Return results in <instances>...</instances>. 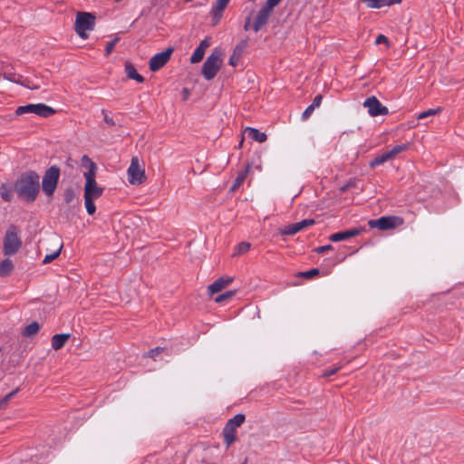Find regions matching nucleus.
<instances>
[{"label":"nucleus","mask_w":464,"mask_h":464,"mask_svg":"<svg viewBox=\"0 0 464 464\" xmlns=\"http://www.w3.org/2000/svg\"><path fill=\"white\" fill-rule=\"evenodd\" d=\"M14 190L22 201L34 203L40 193L39 174L34 170L21 173L14 183Z\"/></svg>","instance_id":"obj_1"},{"label":"nucleus","mask_w":464,"mask_h":464,"mask_svg":"<svg viewBox=\"0 0 464 464\" xmlns=\"http://www.w3.org/2000/svg\"><path fill=\"white\" fill-rule=\"evenodd\" d=\"M96 16L93 13L78 12L75 17L74 31L82 38L89 37L87 32L92 31L95 27Z\"/></svg>","instance_id":"obj_2"},{"label":"nucleus","mask_w":464,"mask_h":464,"mask_svg":"<svg viewBox=\"0 0 464 464\" xmlns=\"http://www.w3.org/2000/svg\"><path fill=\"white\" fill-rule=\"evenodd\" d=\"M222 52L216 48L207 58L202 66V75L208 81L212 80L222 65Z\"/></svg>","instance_id":"obj_3"},{"label":"nucleus","mask_w":464,"mask_h":464,"mask_svg":"<svg viewBox=\"0 0 464 464\" xmlns=\"http://www.w3.org/2000/svg\"><path fill=\"white\" fill-rule=\"evenodd\" d=\"M96 164L92 163L91 169L84 173L85 186H84V198L97 199L102 197L103 188L99 187L95 180Z\"/></svg>","instance_id":"obj_4"},{"label":"nucleus","mask_w":464,"mask_h":464,"mask_svg":"<svg viewBox=\"0 0 464 464\" xmlns=\"http://www.w3.org/2000/svg\"><path fill=\"white\" fill-rule=\"evenodd\" d=\"M22 246V240L18 235V228L14 225H11L5 232L4 238V254L5 256H13Z\"/></svg>","instance_id":"obj_5"},{"label":"nucleus","mask_w":464,"mask_h":464,"mask_svg":"<svg viewBox=\"0 0 464 464\" xmlns=\"http://www.w3.org/2000/svg\"><path fill=\"white\" fill-rule=\"evenodd\" d=\"M60 173V168L56 165L51 166L45 170L42 180V188L47 197L53 195L58 185Z\"/></svg>","instance_id":"obj_6"},{"label":"nucleus","mask_w":464,"mask_h":464,"mask_svg":"<svg viewBox=\"0 0 464 464\" xmlns=\"http://www.w3.org/2000/svg\"><path fill=\"white\" fill-rule=\"evenodd\" d=\"M25 113H34L43 118H49L55 113V110L44 103L26 104L17 107L15 111L16 115Z\"/></svg>","instance_id":"obj_7"},{"label":"nucleus","mask_w":464,"mask_h":464,"mask_svg":"<svg viewBox=\"0 0 464 464\" xmlns=\"http://www.w3.org/2000/svg\"><path fill=\"white\" fill-rule=\"evenodd\" d=\"M370 227H377L380 230H388L398 227L403 224V219L397 216L381 217L368 222Z\"/></svg>","instance_id":"obj_8"},{"label":"nucleus","mask_w":464,"mask_h":464,"mask_svg":"<svg viewBox=\"0 0 464 464\" xmlns=\"http://www.w3.org/2000/svg\"><path fill=\"white\" fill-rule=\"evenodd\" d=\"M127 172L129 182L132 185H140L146 179L144 169L140 166L137 157H133L131 159L130 165Z\"/></svg>","instance_id":"obj_9"},{"label":"nucleus","mask_w":464,"mask_h":464,"mask_svg":"<svg viewBox=\"0 0 464 464\" xmlns=\"http://www.w3.org/2000/svg\"><path fill=\"white\" fill-rule=\"evenodd\" d=\"M363 107L367 109L368 113L372 117L387 115L389 113L388 108L382 105L375 96L367 98L363 102Z\"/></svg>","instance_id":"obj_10"},{"label":"nucleus","mask_w":464,"mask_h":464,"mask_svg":"<svg viewBox=\"0 0 464 464\" xmlns=\"http://www.w3.org/2000/svg\"><path fill=\"white\" fill-rule=\"evenodd\" d=\"M173 51L172 47H169L165 51L153 55L149 63L150 70L157 72L161 69L169 61Z\"/></svg>","instance_id":"obj_11"},{"label":"nucleus","mask_w":464,"mask_h":464,"mask_svg":"<svg viewBox=\"0 0 464 464\" xmlns=\"http://www.w3.org/2000/svg\"><path fill=\"white\" fill-rule=\"evenodd\" d=\"M314 223L315 221L313 218L303 219L300 222L290 224L280 228L279 234L282 236H293L304 228L314 225Z\"/></svg>","instance_id":"obj_12"},{"label":"nucleus","mask_w":464,"mask_h":464,"mask_svg":"<svg viewBox=\"0 0 464 464\" xmlns=\"http://www.w3.org/2000/svg\"><path fill=\"white\" fill-rule=\"evenodd\" d=\"M229 1L230 0H217L216 3L212 5L210 9V15L211 24L213 26L217 25L220 22L223 16V12L229 4Z\"/></svg>","instance_id":"obj_13"},{"label":"nucleus","mask_w":464,"mask_h":464,"mask_svg":"<svg viewBox=\"0 0 464 464\" xmlns=\"http://www.w3.org/2000/svg\"><path fill=\"white\" fill-rule=\"evenodd\" d=\"M210 45V39L209 38H205L204 40H202L199 44L197 46V48L194 50L192 55L190 56V63H199L204 55H205V52H206V49L208 47H209Z\"/></svg>","instance_id":"obj_14"},{"label":"nucleus","mask_w":464,"mask_h":464,"mask_svg":"<svg viewBox=\"0 0 464 464\" xmlns=\"http://www.w3.org/2000/svg\"><path fill=\"white\" fill-rule=\"evenodd\" d=\"M362 231V228H351L348 230L340 231V232L332 234L329 237V239L333 242L343 241V240H347L351 237L359 236Z\"/></svg>","instance_id":"obj_15"},{"label":"nucleus","mask_w":464,"mask_h":464,"mask_svg":"<svg viewBox=\"0 0 464 464\" xmlns=\"http://www.w3.org/2000/svg\"><path fill=\"white\" fill-rule=\"evenodd\" d=\"M271 14V13L261 7L260 10L257 12V14L252 24V29L254 30V32L257 33L258 31H260L262 27L267 24Z\"/></svg>","instance_id":"obj_16"},{"label":"nucleus","mask_w":464,"mask_h":464,"mask_svg":"<svg viewBox=\"0 0 464 464\" xmlns=\"http://www.w3.org/2000/svg\"><path fill=\"white\" fill-rule=\"evenodd\" d=\"M233 277L231 276H222L214 281L211 285H208V292L211 295L217 294L222 291L226 286L233 282Z\"/></svg>","instance_id":"obj_17"},{"label":"nucleus","mask_w":464,"mask_h":464,"mask_svg":"<svg viewBox=\"0 0 464 464\" xmlns=\"http://www.w3.org/2000/svg\"><path fill=\"white\" fill-rule=\"evenodd\" d=\"M224 443L229 448L237 440V430L228 426L227 423L222 430Z\"/></svg>","instance_id":"obj_18"},{"label":"nucleus","mask_w":464,"mask_h":464,"mask_svg":"<svg viewBox=\"0 0 464 464\" xmlns=\"http://www.w3.org/2000/svg\"><path fill=\"white\" fill-rule=\"evenodd\" d=\"M247 45L246 40L241 41L234 49L232 55L229 58L228 63L232 66H236Z\"/></svg>","instance_id":"obj_19"},{"label":"nucleus","mask_w":464,"mask_h":464,"mask_svg":"<svg viewBox=\"0 0 464 464\" xmlns=\"http://www.w3.org/2000/svg\"><path fill=\"white\" fill-rule=\"evenodd\" d=\"M362 3L366 4L369 8H382L383 6H390L395 4H400L401 0H360Z\"/></svg>","instance_id":"obj_20"},{"label":"nucleus","mask_w":464,"mask_h":464,"mask_svg":"<svg viewBox=\"0 0 464 464\" xmlns=\"http://www.w3.org/2000/svg\"><path fill=\"white\" fill-rule=\"evenodd\" d=\"M244 133L250 139L259 143L265 142L267 136L265 132L258 130L257 129L246 127Z\"/></svg>","instance_id":"obj_21"},{"label":"nucleus","mask_w":464,"mask_h":464,"mask_svg":"<svg viewBox=\"0 0 464 464\" xmlns=\"http://www.w3.org/2000/svg\"><path fill=\"white\" fill-rule=\"evenodd\" d=\"M69 334H57L52 337V347L57 351L62 349L69 340Z\"/></svg>","instance_id":"obj_22"},{"label":"nucleus","mask_w":464,"mask_h":464,"mask_svg":"<svg viewBox=\"0 0 464 464\" xmlns=\"http://www.w3.org/2000/svg\"><path fill=\"white\" fill-rule=\"evenodd\" d=\"M322 100L323 96L321 94H317L314 98L313 102L304 110L302 114L303 121H306L312 115L314 109L321 105Z\"/></svg>","instance_id":"obj_23"},{"label":"nucleus","mask_w":464,"mask_h":464,"mask_svg":"<svg viewBox=\"0 0 464 464\" xmlns=\"http://www.w3.org/2000/svg\"><path fill=\"white\" fill-rule=\"evenodd\" d=\"M14 186L11 187L6 183H2L0 186V195L5 202H11L14 198Z\"/></svg>","instance_id":"obj_24"},{"label":"nucleus","mask_w":464,"mask_h":464,"mask_svg":"<svg viewBox=\"0 0 464 464\" xmlns=\"http://www.w3.org/2000/svg\"><path fill=\"white\" fill-rule=\"evenodd\" d=\"M125 72L130 79L135 80L138 82H143L144 77L138 73L134 65L130 63H126Z\"/></svg>","instance_id":"obj_25"},{"label":"nucleus","mask_w":464,"mask_h":464,"mask_svg":"<svg viewBox=\"0 0 464 464\" xmlns=\"http://www.w3.org/2000/svg\"><path fill=\"white\" fill-rule=\"evenodd\" d=\"M392 160V159L387 150L382 154L377 155L374 159H372L370 161L369 165L372 169H373Z\"/></svg>","instance_id":"obj_26"},{"label":"nucleus","mask_w":464,"mask_h":464,"mask_svg":"<svg viewBox=\"0 0 464 464\" xmlns=\"http://www.w3.org/2000/svg\"><path fill=\"white\" fill-rule=\"evenodd\" d=\"M14 270V265L11 259L5 258L0 263V276H8Z\"/></svg>","instance_id":"obj_27"},{"label":"nucleus","mask_w":464,"mask_h":464,"mask_svg":"<svg viewBox=\"0 0 464 464\" xmlns=\"http://www.w3.org/2000/svg\"><path fill=\"white\" fill-rule=\"evenodd\" d=\"M248 170H249V166H247L246 168V169H244L243 171H241V172H239L237 174V178L234 180L233 185L230 188V191H235L236 189H237L241 186V184L246 179V176L248 174Z\"/></svg>","instance_id":"obj_28"},{"label":"nucleus","mask_w":464,"mask_h":464,"mask_svg":"<svg viewBox=\"0 0 464 464\" xmlns=\"http://www.w3.org/2000/svg\"><path fill=\"white\" fill-rule=\"evenodd\" d=\"M246 420V416L243 413H237L233 418L229 419L227 424L234 429L240 427Z\"/></svg>","instance_id":"obj_29"},{"label":"nucleus","mask_w":464,"mask_h":464,"mask_svg":"<svg viewBox=\"0 0 464 464\" xmlns=\"http://www.w3.org/2000/svg\"><path fill=\"white\" fill-rule=\"evenodd\" d=\"M410 147L409 143H402L395 145L393 148L388 150L389 154L391 155L392 159L394 160L399 154L408 150Z\"/></svg>","instance_id":"obj_30"},{"label":"nucleus","mask_w":464,"mask_h":464,"mask_svg":"<svg viewBox=\"0 0 464 464\" xmlns=\"http://www.w3.org/2000/svg\"><path fill=\"white\" fill-rule=\"evenodd\" d=\"M40 324L37 322H33L25 326L23 331L24 336L31 337L38 333Z\"/></svg>","instance_id":"obj_31"},{"label":"nucleus","mask_w":464,"mask_h":464,"mask_svg":"<svg viewBox=\"0 0 464 464\" xmlns=\"http://www.w3.org/2000/svg\"><path fill=\"white\" fill-rule=\"evenodd\" d=\"M4 78L12 82H14V83H18V84H24V82H22V76L19 75V74H16L14 72H4Z\"/></svg>","instance_id":"obj_32"},{"label":"nucleus","mask_w":464,"mask_h":464,"mask_svg":"<svg viewBox=\"0 0 464 464\" xmlns=\"http://www.w3.org/2000/svg\"><path fill=\"white\" fill-rule=\"evenodd\" d=\"M343 365H344L343 363H339V364L334 365L329 369L324 370V372L322 373V377L327 378V377H330V376L335 374L338 371H340L343 368Z\"/></svg>","instance_id":"obj_33"},{"label":"nucleus","mask_w":464,"mask_h":464,"mask_svg":"<svg viewBox=\"0 0 464 464\" xmlns=\"http://www.w3.org/2000/svg\"><path fill=\"white\" fill-rule=\"evenodd\" d=\"M93 200L94 199L92 198H84L85 208L89 215H93L96 211V207L94 205Z\"/></svg>","instance_id":"obj_34"},{"label":"nucleus","mask_w":464,"mask_h":464,"mask_svg":"<svg viewBox=\"0 0 464 464\" xmlns=\"http://www.w3.org/2000/svg\"><path fill=\"white\" fill-rule=\"evenodd\" d=\"M319 274H320V270L318 268H313V269L305 271V272H299L298 276H303L306 279H312L314 276H318Z\"/></svg>","instance_id":"obj_35"},{"label":"nucleus","mask_w":464,"mask_h":464,"mask_svg":"<svg viewBox=\"0 0 464 464\" xmlns=\"http://www.w3.org/2000/svg\"><path fill=\"white\" fill-rule=\"evenodd\" d=\"M18 391L19 389L16 388L0 399V409L4 408L8 403V401L18 392Z\"/></svg>","instance_id":"obj_36"},{"label":"nucleus","mask_w":464,"mask_h":464,"mask_svg":"<svg viewBox=\"0 0 464 464\" xmlns=\"http://www.w3.org/2000/svg\"><path fill=\"white\" fill-rule=\"evenodd\" d=\"M281 0H266L262 8L269 13H273V9L280 4Z\"/></svg>","instance_id":"obj_37"},{"label":"nucleus","mask_w":464,"mask_h":464,"mask_svg":"<svg viewBox=\"0 0 464 464\" xmlns=\"http://www.w3.org/2000/svg\"><path fill=\"white\" fill-rule=\"evenodd\" d=\"M120 41V37H115L111 41L108 42L105 46V55L109 56L113 51L116 44Z\"/></svg>","instance_id":"obj_38"},{"label":"nucleus","mask_w":464,"mask_h":464,"mask_svg":"<svg viewBox=\"0 0 464 464\" xmlns=\"http://www.w3.org/2000/svg\"><path fill=\"white\" fill-rule=\"evenodd\" d=\"M75 198V194L72 188H66L63 194V199L65 203L69 204L73 201Z\"/></svg>","instance_id":"obj_39"},{"label":"nucleus","mask_w":464,"mask_h":464,"mask_svg":"<svg viewBox=\"0 0 464 464\" xmlns=\"http://www.w3.org/2000/svg\"><path fill=\"white\" fill-rule=\"evenodd\" d=\"M235 294H236V291H227V292L217 296L215 301H216V303H221L227 299H230L231 297H233L235 295Z\"/></svg>","instance_id":"obj_40"},{"label":"nucleus","mask_w":464,"mask_h":464,"mask_svg":"<svg viewBox=\"0 0 464 464\" xmlns=\"http://www.w3.org/2000/svg\"><path fill=\"white\" fill-rule=\"evenodd\" d=\"M102 113L103 115V120H104V122L108 125V126H115L116 123L115 121H113L112 117L110 116V112L106 110H102Z\"/></svg>","instance_id":"obj_41"},{"label":"nucleus","mask_w":464,"mask_h":464,"mask_svg":"<svg viewBox=\"0 0 464 464\" xmlns=\"http://www.w3.org/2000/svg\"><path fill=\"white\" fill-rule=\"evenodd\" d=\"M439 111H440V109H430L428 111H424L419 114L418 119H425L429 116L437 114Z\"/></svg>","instance_id":"obj_42"},{"label":"nucleus","mask_w":464,"mask_h":464,"mask_svg":"<svg viewBox=\"0 0 464 464\" xmlns=\"http://www.w3.org/2000/svg\"><path fill=\"white\" fill-rule=\"evenodd\" d=\"M61 248H62V246H60V248L55 251L54 253L51 254V255H46L43 263L44 264H48V263H51L53 260H54L55 258L58 257V256L60 255V252H61Z\"/></svg>","instance_id":"obj_43"},{"label":"nucleus","mask_w":464,"mask_h":464,"mask_svg":"<svg viewBox=\"0 0 464 464\" xmlns=\"http://www.w3.org/2000/svg\"><path fill=\"white\" fill-rule=\"evenodd\" d=\"M163 350H164V348H161V347H156V348L150 349L147 353L146 356L155 359Z\"/></svg>","instance_id":"obj_44"},{"label":"nucleus","mask_w":464,"mask_h":464,"mask_svg":"<svg viewBox=\"0 0 464 464\" xmlns=\"http://www.w3.org/2000/svg\"><path fill=\"white\" fill-rule=\"evenodd\" d=\"M250 249V244L247 242H241L237 245V253L244 254Z\"/></svg>","instance_id":"obj_45"},{"label":"nucleus","mask_w":464,"mask_h":464,"mask_svg":"<svg viewBox=\"0 0 464 464\" xmlns=\"http://www.w3.org/2000/svg\"><path fill=\"white\" fill-rule=\"evenodd\" d=\"M333 249V246L328 244V245H324V246H318L314 249V251L318 254H324L329 250H332Z\"/></svg>","instance_id":"obj_46"},{"label":"nucleus","mask_w":464,"mask_h":464,"mask_svg":"<svg viewBox=\"0 0 464 464\" xmlns=\"http://www.w3.org/2000/svg\"><path fill=\"white\" fill-rule=\"evenodd\" d=\"M375 44H386L387 46H389L390 43H389V39L383 35V34H379L375 40Z\"/></svg>","instance_id":"obj_47"},{"label":"nucleus","mask_w":464,"mask_h":464,"mask_svg":"<svg viewBox=\"0 0 464 464\" xmlns=\"http://www.w3.org/2000/svg\"><path fill=\"white\" fill-rule=\"evenodd\" d=\"M251 18L248 16L246 19L245 24H244V30L248 31L249 29H252V24H250Z\"/></svg>","instance_id":"obj_48"},{"label":"nucleus","mask_w":464,"mask_h":464,"mask_svg":"<svg viewBox=\"0 0 464 464\" xmlns=\"http://www.w3.org/2000/svg\"><path fill=\"white\" fill-rule=\"evenodd\" d=\"M82 161H87L89 163V169H91V164L94 163L87 155L82 156Z\"/></svg>","instance_id":"obj_49"},{"label":"nucleus","mask_w":464,"mask_h":464,"mask_svg":"<svg viewBox=\"0 0 464 464\" xmlns=\"http://www.w3.org/2000/svg\"><path fill=\"white\" fill-rule=\"evenodd\" d=\"M23 85H24V86H25V87H27V88H29V89H31V90L38 89V86L34 85V84H30L29 82H28V83H24V84H23Z\"/></svg>","instance_id":"obj_50"},{"label":"nucleus","mask_w":464,"mask_h":464,"mask_svg":"<svg viewBox=\"0 0 464 464\" xmlns=\"http://www.w3.org/2000/svg\"><path fill=\"white\" fill-rule=\"evenodd\" d=\"M341 189L342 191H344L346 189V187H343Z\"/></svg>","instance_id":"obj_51"},{"label":"nucleus","mask_w":464,"mask_h":464,"mask_svg":"<svg viewBox=\"0 0 464 464\" xmlns=\"http://www.w3.org/2000/svg\"><path fill=\"white\" fill-rule=\"evenodd\" d=\"M121 0H115V2H121Z\"/></svg>","instance_id":"obj_52"}]
</instances>
